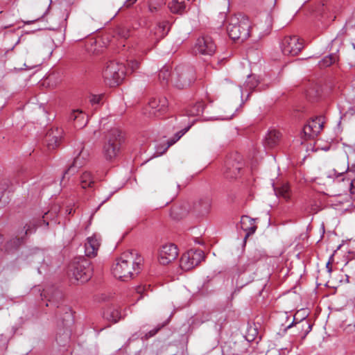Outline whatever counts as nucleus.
Segmentation results:
<instances>
[{"instance_id":"f257e3e1","label":"nucleus","mask_w":355,"mask_h":355,"mask_svg":"<svg viewBox=\"0 0 355 355\" xmlns=\"http://www.w3.org/2000/svg\"><path fill=\"white\" fill-rule=\"evenodd\" d=\"M142 262V257L138 256L137 253L132 252H125L116 260L114 265L112 268L113 274L115 277L121 281H128L132 279L135 274L139 272Z\"/></svg>"},{"instance_id":"f03ea898","label":"nucleus","mask_w":355,"mask_h":355,"mask_svg":"<svg viewBox=\"0 0 355 355\" xmlns=\"http://www.w3.org/2000/svg\"><path fill=\"white\" fill-rule=\"evenodd\" d=\"M250 27L248 17L239 14L229 18L227 32L232 40L243 42L250 36Z\"/></svg>"},{"instance_id":"7ed1b4c3","label":"nucleus","mask_w":355,"mask_h":355,"mask_svg":"<svg viewBox=\"0 0 355 355\" xmlns=\"http://www.w3.org/2000/svg\"><path fill=\"white\" fill-rule=\"evenodd\" d=\"M123 140L121 132L114 128L109 131L103 146V154L107 160H112L119 154Z\"/></svg>"},{"instance_id":"20e7f679","label":"nucleus","mask_w":355,"mask_h":355,"mask_svg":"<svg viewBox=\"0 0 355 355\" xmlns=\"http://www.w3.org/2000/svg\"><path fill=\"white\" fill-rule=\"evenodd\" d=\"M195 72L191 67L179 65L172 73L171 83L180 89L187 88L195 80Z\"/></svg>"},{"instance_id":"39448f33","label":"nucleus","mask_w":355,"mask_h":355,"mask_svg":"<svg viewBox=\"0 0 355 355\" xmlns=\"http://www.w3.org/2000/svg\"><path fill=\"white\" fill-rule=\"evenodd\" d=\"M126 67L122 63L110 61L103 71L105 81L111 86L119 85L125 78Z\"/></svg>"},{"instance_id":"423d86ee","label":"nucleus","mask_w":355,"mask_h":355,"mask_svg":"<svg viewBox=\"0 0 355 355\" xmlns=\"http://www.w3.org/2000/svg\"><path fill=\"white\" fill-rule=\"evenodd\" d=\"M88 260L85 258H78L69 266V270L73 277L80 283L87 282L92 277V268Z\"/></svg>"},{"instance_id":"0eeeda50","label":"nucleus","mask_w":355,"mask_h":355,"mask_svg":"<svg viewBox=\"0 0 355 355\" xmlns=\"http://www.w3.org/2000/svg\"><path fill=\"white\" fill-rule=\"evenodd\" d=\"M204 259L205 254L202 250L191 249L182 256L180 267L182 270H189L197 266Z\"/></svg>"},{"instance_id":"6e6552de","label":"nucleus","mask_w":355,"mask_h":355,"mask_svg":"<svg viewBox=\"0 0 355 355\" xmlns=\"http://www.w3.org/2000/svg\"><path fill=\"white\" fill-rule=\"evenodd\" d=\"M89 153L87 150H85L84 147L80 144V150L78 155L74 157L73 163L69 166V168L64 172L62 179L60 180L61 186H64V184L67 175H73L78 170V168L83 166L87 162Z\"/></svg>"},{"instance_id":"1a4fd4ad","label":"nucleus","mask_w":355,"mask_h":355,"mask_svg":"<svg viewBox=\"0 0 355 355\" xmlns=\"http://www.w3.org/2000/svg\"><path fill=\"white\" fill-rule=\"evenodd\" d=\"M168 108V100L165 96H159L152 98L146 108L148 116H159L165 113Z\"/></svg>"},{"instance_id":"9d476101","label":"nucleus","mask_w":355,"mask_h":355,"mask_svg":"<svg viewBox=\"0 0 355 355\" xmlns=\"http://www.w3.org/2000/svg\"><path fill=\"white\" fill-rule=\"evenodd\" d=\"M303 44L297 36H286L282 42L281 48L285 55L295 56L303 49Z\"/></svg>"},{"instance_id":"9b49d317","label":"nucleus","mask_w":355,"mask_h":355,"mask_svg":"<svg viewBox=\"0 0 355 355\" xmlns=\"http://www.w3.org/2000/svg\"><path fill=\"white\" fill-rule=\"evenodd\" d=\"M178 255L177 246L173 243L162 246L159 252V261L162 265H167L174 261Z\"/></svg>"},{"instance_id":"f8f14e48","label":"nucleus","mask_w":355,"mask_h":355,"mask_svg":"<svg viewBox=\"0 0 355 355\" xmlns=\"http://www.w3.org/2000/svg\"><path fill=\"white\" fill-rule=\"evenodd\" d=\"M195 51L202 55H211L216 51V45L210 36H202L197 40Z\"/></svg>"},{"instance_id":"ddd939ff","label":"nucleus","mask_w":355,"mask_h":355,"mask_svg":"<svg viewBox=\"0 0 355 355\" xmlns=\"http://www.w3.org/2000/svg\"><path fill=\"white\" fill-rule=\"evenodd\" d=\"M322 128V119L321 117H316L304 126L303 133L304 134L306 139H311L316 137Z\"/></svg>"},{"instance_id":"4468645a","label":"nucleus","mask_w":355,"mask_h":355,"mask_svg":"<svg viewBox=\"0 0 355 355\" xmlns=\"http://www.w3.org/2000/svg\"><path fill=\"white\" fill-rule=\"evenodd\" d=\"M62 135L63 130L58 127L51 128L46 132L44 137V142L49 150H53L58 146Z\"/></svg>"},{"instance_id":"2eb2a0df","label":"nucleus","mask_w":355,"mask_h":355,"mask_svg":"<svg viewBox=\"0 0 355 355\" xmlns=\"http://www.w3.org/2000/svg\"><path fill=\"white\" fill-rule=\"evenodd\" d=\"M329 202L335 209L342 212L349 210L352 206V202L347 194L335 196Z\"/></svg>"},{"instance_id":"dca6fc26","label":"nucleus","mask_w":355,"mask_h":355,"mask_svg":"<svg viewBox=\"0 0 355 355\" xmlns=\"http://www.w3.org/2000/svg\"><path fill=\"white\" fill-rule=\"evenodd\" d=\"M101 245V239L96 234H94L87 239L85 243V254L88 257H94L97 255Z\"/></svg>"},{"instance_id":"f3484780","label":"nucleus","mask_w":355,"mask_h":355,"mask_svg":"<svg viewBox=\"0 0 355 355\" xmlns=\"http://www.w3.org/2000/svg\"><path fill=\"white\" fill-rule=\"evenodd\" d=\"M169 31V24L168 21H164L162 22H158L151 29L150 34L153 35V40L158 42L159 40L164 38Z\"/></svg>"},{"instance_id":"a211bd4d","label":"nucleus","mask_w":355,"mask_h":355,"mask_svg":"<svg viewBox=\"0 0 355 355\" xmlns=\"http://www.w3.org/2000/svg\"><path fill=\"white\" fill-rule=\"evenodd\" d=\"M69 119L75 121V126L77 128H83L88 122L87 116L80 110H73L69 116Z\"/></svg>"},{"instance_id":"6ab92c4d","label":"nucleus","mask_w":355,"mask_h":355,"mask_svg":"<svg viewBox=\"0 0 355 355\" xmlns=\"http://www.w3.org/2000/svg\"><path fill=\"white\" fill-rule=\"evenodd\" d=\"M240 226L243 231L246 232L245 238L254 234L257 229L254 224V220L247 216L241 217Z\"/></svg>"},{"instance_id":"aec40b11","label":"nucleus","mask_w":355,"mask_h":355,"mask_svg":"<svg viewBox=\"0 0 355 355\" xmlns=\"http://www.w3.org/2000/svg\"><path fill=\"white\" fill-rule=\"evenodd\" d=\"M168 6L171 12L182 15L186 10L187 4L183 0H172L168 3Z\"/></svg>"},{"instance_id":"412c9836","label":"nucleus","mask_w":355,"mask_h":355,"mask_svg":"<svg viewBox=\"0 0 355 355\" xmlns=\"http://www.w3.org/2000/svg\"><path fill=\"white\" fill-rule=\"evenodd\" d=\"M211 207V200L209 198H205L199 200L196 205V210L202 216L209 213Z\"/></svg>"},{"instance_id":"4be33fe9","label":"nucleus","mask_w":355,"mask_h":355,"mask_svg":"<svg viewBox=\"0 0 355 355\" xmlns=\"http://www.w3.org/2000/svg\"><path fill=\"white\" fill-rule=\"evenodd\" d=\"M280 133L275 130H270L265 138V144L270 148L274 147L279 141Z\"/></svg>"},{"instance_id":"5701e85b","label":"nucleus","mask_w":355,"mask_h":355,"mask_svg":"<svg viewBox=\"0 0 355 355\" xmlns=\"http://www.w3.org/2000/svg\"><path fill=\"white\" fill-rule=\"evenodd\" d=\"M172 73H171L170 67L168 66L163 67L159 73L158 78L160 83L162 85H167L171 81Z\"/></svg>"},{"instance_id":"b1692460","label":"nucleus","mask_w":355,"mask_h":355,"mask_svg":"<svg viewBox=\"0 0 355 355\" xmlns=\"http://www.w3.org/2000/svg\"><path fill=\"white\" fill-rule=\"evenodd\" d=\"M94 184V179L91 173L85 171L80 176V184L83 189L92 187Z\"/></svg>"},{"instance_id":"393cba45","label":"nucleus","mask_w":355,"mask_h":355,"mask_svg":"<svg viewBox=\"0 0 355 355\" xmlns=\"http://www.w3.org/2000/svg\"><path fill=\"white\" fill-rule=\"evenodd\" d=\"M274 190L277 197L282 198L286 201L290 199V189L288 184H282L280 187L275 188Z\"/></svg>"},{"instance_id":"a878e982","label":"nucleus","mask_w":355,"mask_h":355,"mask_svg":"<svg viewBox=\"0 0 355 355\" xmlns=\"http://www.w3.org/2000/svg\"><path fill=\"white\" fill-rule=\"evenodd\" d=\"M259 84V80L254 75L248 76V78L244 84L245 91H252Z\"/></svg>"},{"instance_id":"bb28decb","label":"nucleus","mask_w":355,"mask_h":355,"mask_svg":"<svg viewBox=\"0 0 355 355\" xmlns=\"http://www.w3.org/2000/svg\"><path fill=\"white\" fill-rule=\"evenodd\" d=\"M203 103L198 102L187 110V114L189 116H198L203 112Z\"/></svg>"},{"instance_id":"cd10ccee","label":"nucleus","mask_w":355,"mask_h":355,"mask_svg":"<svg viewBox=\"0 0 355 355\" xmlns=\"http://www.w3.org/2000/svg\"><path fill=\"white\" fill-rule=\"evenodd\" d=\"M253 263L252 261L245 260L244 257L239 258L238 263L236 265L237 270L239 273L244 272L247 270L248 268Z\"/></svg>"},{"instance_id":"c85d7f7f","label":"nucleus","mask_w":355,"mask_h":355,"mask_svg":"<svg viewBox=\"0 0 355 355\" xmlns=\"http://www.w3.org/2000/svg\"><path fill=\"white\" fill-rule=\"evenodd\" d=\"M338 60V56L336 54H330L324 57L320 62V66L321 67H327L334 63Z\"/></svg>"},{"instance_id":"c756f323","label":"nucleus","mask_w":355,"mask_h":355,"mask_svg":"<svg viewBox=\"0 0 355 355\" xmlns=\"http://www.w3.org/2000/svg\"><path fill=\"white\" fill-rule=\"evenodd\" d=\"M322 17L324 18L329 19L331 21H334L336 19V15H334V8L333 6H322Z\"/></svg>"},{"instance_id":"7c9ffc66","label":"nucleus","mask_w":355,"mask_h":355,"mask_svg":"<svg viewBox=\"0 0 355 355\" xmlns=\"http://www.w3.org/2000/svg\"><path fill=\"white\" fill-rule=\"evenodd\" d=\"M189 126L180 130V132H177L175 135V137L173 139L169 140L168 141V146L167 147L165 148V150L169 147L171 146V145H173V144H175L177 141H178L189 129Z\"/></svg>"},{"instance_id":"2f4dec72","label":"nucleus","mask_w":355,"mask_h":355,"mask_svg":"<svg viewBox=\"0 0 355 355\" xmlns=\"http://www.w3.org/2000/svg\"><path fill=\"white\" fill-rule=\"evenodd\" d=\"M128 67H126V73L130 72L135 71L137 69L139 68V62L135 60H128Z\"/></svg>"},{"instance_id":"473e14b6","label":"nucleus","mask_w":355,"mask_h":355,"mask_svg":"<svg viewBox=\"0 0 355 355\" xmlns=\"http://www.w3.org/2000/svg\"><path fill=\"white\" fill-rule=\"evenodd\" d=\"M164 324H159L152 330L149 331L144 336H141L142 339L148 340V338L155 336L157 332L164 327Z\"/></svg>"},{"instance_id":"72a5a7b5","label":"nucleus","mask_w":355,"mask_h":355,"mask_svg":"<svg viewBox=\"0 0 355 355\" xmlns=\"http://www.w3.org/2000/svg\"><path fill=\"white\" fill-rule=\"evenodd\" d=\"M105 317L108 319L112 320L114 322H116L119 318V313L117 310H113L110 313H107Z\"/></svg>"},{"instance_id":"f704fd0d","label":"nucleus","mask_w":355,"mask_h":355,"mask_svg":"<svg viewBox=\"0 0 355 355\" xmlns=\"http://www.w3.org/2000/svg\"><path fill=\"white\" fill-rule=\"evenodd\" d=\"M101 96L99 95H93L90 98V102L92 105L99 104L101 101Z\"/></svg>"},{"instance_id":"c9c22d12","label":"nucleus","mask_w":355,"mask_h":355,"mask_svg":"<svg viewBox=\"0 0 355 355\" xmlns=\"http://www.w3.org/2000/svg\"><path fill=\"white\" fill-rule=\"evenodd\" d=\"M39 64H40L39 61L33 62L28 60H26L24 63V66L28 69H33Z\"/></svg>"},{"instance_id":"e433bc0d","label":"nucleus","mask_w":355,"mask_h":355,"mask_svg":"<svg viewBox=\"0 0 355 355\" xmlns=\"http://www.w3.org/2000/svg\"><path fill=\"white\" fill-rule=\"evenodd\" d=\"M22 243L21 239L15 238L12 239L9 243L8 245H14L15 247L19 246Z\"/></svg>"},{"instance_id":"4c0bfd02","label":"nucleus","mask_w":355,"mask_h":355,"mask_svg":"<svg viewBox=\"0 0 355 355\" xmlns=\"http://www.w3.org/2000/svg\"><path fill=\"white\" fill-rule=\"evenodd\" d=\"M239 169L240 168L239 167H236L233 171L232 173H230L227 171H226V173H227V178H236V175H237V173H239Z\"/></svg>"},{"instance_id":"58836bf2","label":"nucleus","mask_w":355,"mask_h":355,"mask_svg":"<svg viewBox=\"0 0 355 355\" xmlns=\"http://www.w3.org/2000/svg\"><path fill=\"white\" fill-rule=\"evenodd\" d=\"M179 187H180L179 184H176V186L174 187L173 191H172L171 195V200H173L174 198H175L177 196V195L178 193V191H179Z\"/></svg>"},{"instance_id":"ea45409f","label":"nucleus","mask_w":355,"mask_h":355,"mask_svg":"<svg viewBox=\"0 0 355 355\" xmlns=\"http://www.w3.org/2000/svg\"><path fill=\"white\" fill-rule=\"evenodd\" d=\"M65 309H66L65 316H64V318L63 320H71L72 315H71V312L70 309L69 308H66Z\"/></svg>"},{"instance_id":"a19ab883","label":"nucleus","mask_w":355,"mask_h":355,"mask_svg":"<svg viewBox=\"0 0 355 355\" xmlns=\"http://www.w3.org/2000/svg\"><path fill=\"white\" fill-rule=\"evenodd\" d=\"M266 355H280L279 352L276 349H272L270 350H268Z\"/></svg>"},{"instance_id":"79ce46f5","label":"nucleus","mask_w":355,"mask_h":355,"mask_svg":"<svg viewBox=\"0 0 355 355\" xmlns=\"http://www.w3.org/2000/svg\"><path fill=\"white\" fill-rule=\"evenodd\" d=\"M35 231V225H33V227H32V225H30L28 226L25 234H31V233L34 232Z\"/></svg>"},{"instance_id":"37998d69","label":"nucleus","mask_w":355,"mask_h":355,"mask_svg":"<svg viewBox=\"0 0 355 355\" xmlns=\"http://www.w3.org/2000/svg\"><path fill=\"white\" fill-rule=\"evenodd\" d=\"M350 192L352 194H355V178L350 182Z\"/></svg>"},{"instance_id":"c03bdc74","label":"nucleus","mask_w":355,"mask_h":355,"mask_svg":"<svg viewBox=\"0 0 355 355\" xmlns=\"http://www.w3.org/2000/svg\"><path fill=\"white\" fill-rule=\"evenodd\" d=\"M137 0H126L124 2V6L129 8L133 5Z\"/></svg>"},{"instance_id":"a18cd8bd","label":"nucleus","mask_w":355,"mask_h":355,"mask_svg":"<svg viewBox=\"0 0 355 355\" xmlns=\"http://www.w3.org/2000/svg\"><path fill=\"white\" fill-rule=\"evenodd\" d=\"M119 34L121 35L123 37H128L129 36V33L128 31H121Z\"/></svg>"},{"instance_id":"49530a36","label":"nucleus","mask_w":355,"mask_h":355,"mask_svg":"<svg viewBox=\"0 0 355 355\" xmlns=\"http://www.w3.org/2000/svg\"><path fill=\"white\" fill-rule=\"evenodd\" d=\"M302 323H304L306 325H307V331H306V334L308 332H309L311 330V326L310 324H308V322L306 321H302Z\"/></svg>"},{"instance_id":"de8ad7c7","label":"nucleus","mask_w":355,"mask_h":355,"mask_svg":"<svg viewBox=\"0 0 355 355\" xmlns=\"http://www.w3.org/2000/svg\"><path fill=\"white\" fill-rule=\"evenodd\" d=\"M136 291L138 293H141L144 291V288L139 286L136 288Z\"/></svg>"},{"instance_id":"09e8293b","label":"nucleus","mask_w":355,"mask_h":355,"mask_svg":"<svg viewBox=\"0 0 355 355\" xmlns=\"http://www.w3.org/2000/svg\"><path fill=\"white\" fill-rule=\"evenodd\" d=\"M271 20H272L271 16L270 15H266V21H268L269 23H270Z\"/></svg>"},{"instance_id":"8fccbe9b","label":"nucleus","mask_w":355,"mask_h":355,"mask_svg":"<svg viewBox=\"0 0 355 355\" xmlns=\"http://www.w3.org/2000/svg\"><path fill=\"white\" fill-rule=\"evenodd\" d=\"M326 268H327L329 272H331V268L329 267V262L327 263Z\"/></svg>"},{"instance_id":"3c124183","label":"nucleus","mask_w":355,"mask_h":355,"mask_svg":"<svg viewBox=\"0 0 355 355\" xmlns=\"http://www.w3.org/2000/svg\"><path fill=\"white\" fill-rule=\"evenodd\" d=\"M112 196V194H110V196H109L108 197H107V198H106L105 200H103V201L101 202V204L104 203L106 200H107L110 198V196Z\"/></svg>"},{"instance_id":"603ef678","label":"nucleus","mask_w":355,"mask_h":355,"mask_svg":"<svg viewBox=\"0 0 355 355\" xmlns=\"http://www.w3.org/2000/svg\"><path fill=\"white\" fill-rule=\"evenodd\" d=\"M240 92H241V96H243V89L241 87H240Z\"/></svg>"},{"instance_id":"864d4df0","label":"nucleus","mask_w":355,"mask_h":355,"mask_svg":"<svg viewBox=\"0 0 355 355\" xmlns=\"http://www.w3.org/2000/svg\"><path fill=\"white\" fill-rule=\"evenodd\" d=\"M43 222H44V223L45 224L46 226L49 225V223L46 222V220L44 219L43 220Z\"/></svg>"},{"instance_id":"5fc2aeb1","label":"nucleus","mask_w":355,"mask_h":355,"mask_svg":"<svg viewBox=\"0 0 355 355\" xmlns=\"http://www.w3.org/2000/svg\"><path fill=\"white\" fill-rule=\"evenodd\" d=\"M67 211H68V213L70 214H71L72 209H70L69 210L67 209Z\"/></svg>"},{"instance_id":"6e6d98bb","label":"nucleus","mask_w":355,"mask_h":355,"mask_svg":"<svg viewBox=\"0 0 355 355\" xmlns=\"http://www.w3.org/2000/svg\"><path fill=\"white\" fill-rule=\"evenodd\" d=\"M65 338H66V339H67V340H68V339H69V334H67L65 335Z\"/></svg>"},{"instance_id":"4d7b16f0","label":"nucleus","mask_w":355,"mask_h":355,"mask_svg":"<svg viewBox=\"0 0 355 355\" xmlns=\"http://www.w3.org/2000/svg\"><path fill=\"white\" fill-rule=\"evenodd\" d=\"M352 46L355 49V43H352Z\"/></svg>"},{"instance_id":"13d9d810","label":"nucleus","mask_w":355,"mask_h":355,"mask_svg":"<svg viewBox=\"0 0 355 355\" xmlns=\"http://www.w3.org/2000/svg\"><path fill=\"white\" fill-rule=\"evenodd\" d=\"M2 241V236L0 235V241Z\"/></svg>"},{"instance_id":"bf43d9fd","label":"nucleus","mask_w":355,"mask_h":355,"mask_svg":"<svg viewBox=\"0 0 355 355\" xmlns=\"http://www.w3.org/2000/svg\"><path fill=\"white\" fill-rule=\"evenodd\" d=\"M354 17H355V10H354Z\"/></svg>"}]
</instances>
